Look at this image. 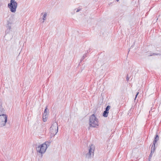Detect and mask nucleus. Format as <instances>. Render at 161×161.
<instances>
[{
  "label": "nucleus",
  "instance_id": "obj_17",
  "mask_svg": "<svg viewBox=\"0 0 161 161\" xmlns=\"http://www.w3.org/2000/svg\"><path fill=\"white\" fill-rule=\"evenodd\" d=\"M119 0H116V1H117V2H118L119 1Z\"/></svg>",
  "mask_w": 161,
  "mask_h": 161
},
{
  "label": "nucleus",
  "instance_id": "obj_1",
  "mask_svg": "<svg viewBox=\"0 0 161 161\" xmlns=\"http://www.w3.org/2000/svg\"><path fill=\"white\" fill-rule=\"evenodd\" d=\"M18 4L15 0H10V3L8 4V8L13 13H15L16 11Z\"/></svg>",
  "mask_w": 161,
  "mask_h": 161
},
{
  "label": "nucleus",
  "instance_id": "obj_9",
  "mask_svg": "<svg viewBox=\"0 0 161 161\" xmlns=\"http://www.w3.org/2000/svg\"><path fill=\"white\" fill-rule=\"evenodd\" d=\"M47 15V13L46 12L42 13L41 14V16L43 20L42 22V23H44L45 21L46 20Z\"/></svg>",
  "mask_w": 161,
  "mask_h": 161
},
{
  "label": "nucleus",
  "instance_id": "obj_15",
  "mask_svg": "<svg viewBox=\"0 0 161 161\" xmlns=\"http://www.w3.org/2000/svg\"><path fill=\"white\" fill-rule=\"evenodd\" d=\"M80 9H78L77 11H76V12H79L80 11Z\"/></svg>",
  "mask_w": 161,
  "mask_h": 161
},
{
  "label": "nucleus",
  "instance_id": "obj_4",
  "mask_svg": "<svg viewBox=\"0 0 161 161\" xmlns=\"http://www.w3.org/2000/svg\"><path fill=\"white\" fill-rule=\"evenodd\" d=\"M50 131L52 135L54 136L57 133L58 130V126L57 123L54 122L50 128Z\"/></svg>",
  "mask_w": 161,
  "mask_h": 161
},
{
  "label": "nucleus",
  "instance_id": "obj_6",
  "mask_svg": "<svg viewBox=\"0 0 161 161\" xmlns=\"http://www.w3.org/2000/svg\"><path fill=\"white\" fill-rule=\"evenodd\" d=\"M7 122V116L6 115L3 114L0 115V126L2 127L5 125Z\"/></svg>",
  "mask_w": 161,
  "mask_h": 161
},
{
  "label": "nucleus",
  "instance_id": "obj_3",
  "mask_svg": "<svg viewBox=\"0 0 161 161\" xmlns=\"http://www.w3.org/2000/svg\"><path fill=\"white\" fill-rule=\"evenodd\" d=\"M47 142L38 146L36 148L37 152L42 154L44 153L47 148L49 146V144H47Z\"/></svg>",
  "mask_w": 161,
  "mask_h": 161
},
{
  "label": "nucleus",
  "instance_id": "obj_5",
  "mask_svg": "<svg viewBox=\"0 0 161 161\" xmlns=\"http://www.w3.org/2000/svg\"><path fill=\"white\" fill-rule=\"evenodd\" d=\"M95 148V147L92 144L90 146L88 152L86 154V158H89L93 156Z\"/></svg>",
  "mask_w": 161,
  "mask_h": 161
},
{
  "label": "nucleus",
  "instance_id": "obj_12",
  "mask_svg": "<svg viewBox=\"0 0 161 161\" xmlns=\"http://www.w3.org/2000/svg\"><path fill=\"white\" fill-rule=\"evenodd\" d=\"M13 17H10L9 20H8L7 21V23H8V22H11V24H12L13 21Z\"/></svg>",
  "mask_w": 161,
  "mask_h": 161
},
{
  "label": "nucleus",
  "instance_id": "obj_13",
  "mask_svg": "<svg viewBox=\"0 0 161 161\" xmlns=\"http://www.w3.org/2000/svg\"><path fill=\"white\" fill-rule=\"evenodd\" d=\"M138 94H139V92H137V94H136V97H135V99H136V98L137 96L138 95Z\"/></svg>",
  "mask_w": 161,
  "mask_h": 161
},
{
  "label": "nucleus",
  "instance_id": "obj_16",
  "mask_svg": "<svg viewBox=\"0 0 161 161\" xmlns=\"http://www.w3.org/2000/svg\"><path fill=\"white\" fill-rule=\"evenodd\" d=\"M155 55H160V54H155Z\"/></svg>",
  "mask_w": 161,
  "mask_h": 161
},
{
  "label": "nucleus",
  "instance_id": "obj_10",
  "mask_svg": "<svg viewBox=\"0 0 161 161\" xmlns=\"http://www.w3.org/2000/svg\"><path fill=\"white\" fill-rule=\"evenodd\" d=\"M110 106L108 105L107 107L106 108L103 114V115L104 117H107L108 116V111L110 108Z\"/></svg>",
  "mask_w": 161,
  "mask_h": 161
},
{
  "label": "nucleus",
  "instance_id": "obj_7",
  "mask_svg": "<svg viewBox=\"0 0 161 161\" xmlns=\"http://www.w3.org/2000/svg\"><path fill=\"white\" fill-rule=\"evenodd\" d=\"M49 110L47 109V106L46 107L43 115V120L44 122H46L47 120L48 117Z\"/></svg>",
  "mask_w": 161,
  "mask_h": 161
},
{
  "label": "nucleus",
  "instance_id": "obj_2",
  "mask_svg": "<svg viewBox=\"0 0 161 161\" xmlns=\"http://www.w3.org/2000/svg\"><path fill=\"white\" fill-rule=\"evenodd\" d=\"M89 125L90 126L92 127H96L98 125V119L93 114L90 117Z\"/></svg>",
  "mask_w": 161,
  "mask_h": 161
},
{
  "label": "nucleus",
  "instance_id": "obj_8",
  "mask_svg": "<svg viewBox=\"0 0 161 161\" xmlns=\"http://www.w3.org/2000/svg\"><path fill=\"white\" fill-rule=\"evenodd\" d=\"M159 140V137L157 135L156 137L155 138L153 142V144L152 145V147L151 149V154L153 153L155 150V144L157 142V141Z\"/></svg>",
  "mask_w": 161,
  "mask_h": 161
},
{
  "label": "nucleus",
  "instance_id": "obj_11",
  "mask_svg": "<svg viewBox=\"0 0 161 161\" xmlns=\"http://www.w3.org/2000/svg\"><path fill=\"white\" fill-rule=\"evenodd\" d=\"M11 22H8L7 23L6 27L7 30H10L11 29Z\"/></svg>",
  "mask_w": 161,
  "mask_h": 161
},
{
  "label": "nucleus",
  "instance_id": "obj_14",
  "mask_svg": "<svg viewBox=\"0 0 161 161\" xmlns=\"http://www.w3.org/2000/svg\"><path fill=\"white\" fill-rule=\"evenodd\" d=\"M126 80L127 81H128L129 80V78L127 77L126 78Z\"/></svg>",
  "mask_w": 161,
  "mask_h": 161
}]
</instances>
